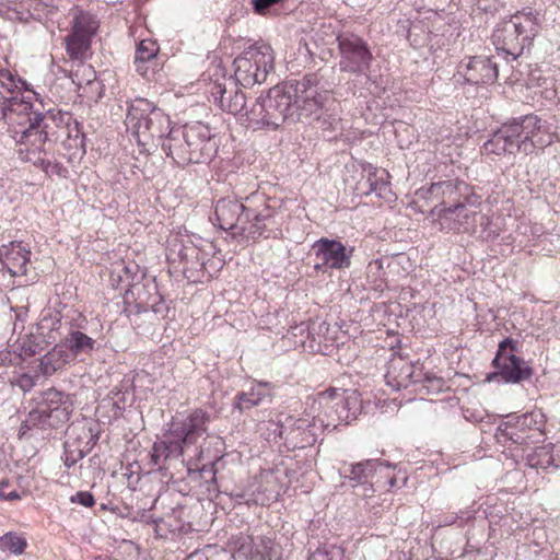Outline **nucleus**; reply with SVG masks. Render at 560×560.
Masks as SVG:
<instances>
[{
    "instance_id": "f257e3e1",
    "label": "nucleus",
    "mask_w": 560,
    "mask_h": 560,
    "mask_svg": "<svg viewBox=\"0 0 560 560\" xmlns=\"http://www.w3.org/2000/svg\"><path fill=\"white\" fill-rule=\"evenodd\" d=\"M315 73L306 74L300 81L278 84L266 96H260L246 110L248 124L255 129H277L284 121H296L316 114L329 95L319 90Z\"/></svg>"
},
{
    "instance_id": "f03ea898",
    "label": "nucleus",
    "mask_w": 560,
    "mask_h": 560,
    "mask_svg": "<svg viewBox=\"0 0 560 560\" xmlns=\"http://www.w3.org/2000/svg\"><path fill=\"white\" fill-rule=\"evenodd\" d=\"M214 214L220 229L254 242L260 237L276 236L280 225L278 212L259 192L246 197L245 203L237 199L222 198L215 205Z\"/></svg>"
},
{
    "instance_id": "7ed1b4c3",
    "label": "nucleus",
    "mask_w": 560,
    "mask_h": 560,
    "mask_svg": "<svg viewBox=\"0 0 560 560\" xmlns=\"http://www.w3.org/2000/svg\"><path fill=\"white\" fill-rule=\"evenodd\" d=\"M548 126L534 114L513 118L502 124L482 145L485 154H530L535 149H542L551 143Z\"/></svg>"
},
{
    "instance_id": "20e7f679",
    "label": "nucleus",
    "mask_w": 560,
    "mask_h": 560,
    "mask_svg": "<svg viewBox=\"0 0 560 560\" xmlns=\"http://www.w3.org/2000/svg\"><path fill=\"white\" fill-rule=\"evenodd\" d=\"M162 150L177 165L209 163L218 151V143L210 128L202 122L187 124L170 130Z\"/></svg>"
},
{
    "instance_id": "39448f33",
    "label": "nucleus",
    "mask_w": 560,
    "mask_h": 560,
    "mask_svg": "<svg viewBox=\"0 0 560 560\" xmlns=\"http://www.w3.org/2000/svg\"><path fill=\"white\" fill-rule=\"evenodd\" d=\"M23 138L19 145L30 147V152L45 153L46 145L59 141L62 138L65 126L70 121L71 114L62 110H47L42 113L34 108L31 102V110H27Z\"/></svg>"
},
{
    "instance_id": "423d86ee",
    "label": "nucleus",
    "mask_w": 560,
    "mask_h": 560,
    "mask_svg": "<svg viewBox=\"0 0 560 560\" xmlns=\"http://www.w3.org/2000/svg\"><path fill=\"white\" fill-rule=\"evenodd\" d=\"M312 410H319L317 421L322 427L336 429L349 424L362 410V400L357 390L330 388L312 399Z\"/></svg>"
},
{
    "instance_id": "0eeeda50",
    "label": "nucleus",
    "mask_w": 560,
    "mask_h": 560,
    "mask_svg": "<svg viewBox=\"0 0 560 560\" xmlns=\"http://www.w3.org/2000/svg\"><path fill=\"white\" fill-rule=\"evenodd\" d=\"M126 126L143 145L155 141H161L162 144L172 129L170 117L152 102L140 97L131 102L126 116Z\"/></svg>"
},
{
    "instance_id": "6e6552de",
    "label": "nucleus",
    "mask_w": 560,
    "mask_h": 560,
    "mask_svg": "<svg viewBox=\"0 0 560 560\" xmlns=\"http://www.w3.org/2000/svg\"><path fill=\"white\" fill-rule=\"evenodd\" d=\"M273 62L270 46H252L234 59V79L244 88L261 84L273 70Z\"/></svg>"
},
{
    "instance_id": "1a4fd4ad",
    "label": "nucleus",
    "mask_w": 560,
    "mask_h": 560,
    "mask_svg": "<svg viewBox=\"0 0 560 560\" xmlns=\"http://www.w3.org/2000/svg\"><path fill=\"white\" fill-rule=\"evenodd\" d=\"M544 424V415L540 412L510 415L499 424L495 436L499 442L510 441L516 445L527 446L539 441Z\"/></svg>"
},
{
    "instance_id": "9d476101",
    "label": "nucleus",
    "mask_w": 560,
    "mask_h": 560,
    "mask_svg": "<svg viewBox=\"0 0 560 560\" xmlns=\"http://www.w3.org/2000/svg\"><path fill=\"white\" fill-rule=\"evenodd\" d=\"M516 342L511 338L503 339L492 361L495 371L488 376L489 381L500 377L504 383L518 384L529 380L533 369L516 355Z\"/></svg>"
},
{
    "instance_id": "9b49d317",
    "label": "nucleus",
    "mask_w": 560,
    "mask_h": 560,
    "mask_svg": "<svg viewBox=\"0 0 560 560\" xmlns=\"http://www.w3.org/2000/svg\"><path fill=\"white\" fill-rule=\"evenodd\" d=\"M337 42L340 52V70L355 75H368L373 55L366 42L351 33L338 35Z\"/></svg>"
},
{
    "instance_id": "f8f14e48",
    "label": "nucleus",
    "mask_w": 560,
    "mask_h": 560,
    "mask_svg": "<svg viewBox=\"0 0 560 560\" xmlns=\"http://www.w3.org/2000/svg\"><path fill=\"white\" fill-rule=\"evenodd\" d=\"M317 415L302 418L285 416L276 423L278 435L289 450L305 448L313 445L317 439Z\"/></svg>"
},
{
    "instance_id": "ddd939ff",
    "label": "nucleus",
    "mask_w": 560,
    "mask_h": 560,
    "mask_svg": "<svg viewBox=\"0 0 560 560\" xmlns=\"http://www.w3.org/2000/svg\"><path fill=\"white\" fill-rule=\"evenodd\" d=\"M31 110V101L18 95L5 97L0 92V133L7 135L16 145L23 138V127Z\"/></svg>"
},
{
    "instance_id": "4468645a",
    "label": "nucleus",
    "mask_w": 560,
    "mask_h": 560,
    "mask_svg": "<svg viewBox=\"0 0 560 560\" xmlns=\"http://www.w3.org/2000/svg\"><path fill=\"white\" fill-rule=\"evenodd\" d=\"M210 415L195 409L187 415H178L168 423L167 431L186 448L195 445L208 431Z\"/></svg>"
},
{
    "instance_id": "2eb2a0df",
    "label": "nucleus",
    "mask_w": 560,
    "mask_h": 560,
    "mask_svg": "<svg viewBox=\"0 0 560 560\" xmlns=\"http://www.w3.org/2000/svg\"><path fill=\"white\" fill-rule=\"evenodd\" d=\"M97 427L95 423H81L70 428L69 439L63 445V463L67 467L74 466L93 450L100 439Z\"/></svg>"
},
{
    "instance_id": "dca6fc26",
    "label": "nucleus",
    "mask_w": 560,
    "mask_h": 560,
    "mask_svg": "<svg viewBox=\"0 0 560 560\" xmlns=\"http://www.w3.org/2000/svg\"><path fill=\"white\" fill-rule=\"evenodd\" d=\"M312 248L317 259L315 264L316 270H342L351 266L354 247L346 246L338 240L322 237L313 244Z\"/></svg>"
},
{
    "instance_id": "f3484780",
    "label": "nucleus",
    "mask_w": 560,
    "mask_h": 560,
    "mask_svg": "<svg viewBox=\"0 0 560 560\" xmlns=\"http://www.w3.org/2000/svg\"><path fill=\"white\" fill-rule=\"evenodd\" d=\"M125 302L133 303L138 312L153 311L158 313L161 296L158 293L156 283L143 275L142 279L136 280L130 288L126 289Z\"/></svg>"
},
{
    "instance_id": "a211bd4d",
    "label": "nucleus",
    "mask_w": 560,
    "mask_h": 560,
    "mask_svg": "<svg viewBox=\"0 0 560 560\" xmlns=\"http://www.w3.org/2000/svg\"><path fill=\"white\" fill-rule=\"evenodd\" d=\"M31 261V249L22 242H10L0 246L1 270L12 277H21L27 273V266Z\"/></svg>"
},
{
    "instance_id": "6ab92c4d",
    "label": "nucleus",
    "mask_w": 560,
    "mask_h": 560,
    "mask_svg": "<svg viewBox=\"0 0 560 560\" xmlns=\"http://www.w3.org/2000/svg\"><path fill=\"white\" fill-rule=\"evenodd\" d=\"M422 376L421 366L413 364L400 357L393 358L388 362L386 372L387 384L396 390L400 388H407L411 384H418Z\"/></svg>"
},
{
    "instance_id": "aec40b11",
    "label": "nucleus",
    "mask_w": 560,
    "mask_h": 560,
    "mask_svg": "<svg viewBox=\"0 0 560 560\" xmlns=\"http://www.w3.org/2000/svg\"><path fill=\"white\" fill-rule=\"evenodd\" d=\"M364 182H359L357 190L362 195L375 194L378 198L389 200L392 197V187L388 180L389 174L372 164L362 166Z\"/></svg>"
},
{
    "instance_id": "412c9836",
    "label": "nucleus",
    "mask_w": 560,
    "mask_h": 560,
    "mask_svg": "<svg viewBox=\"0 0 560 560\" xmlns=\"http://www.w3.org/2000/svg\"><path fill=\"white\" fill-rule=\"evenodd\" d=\"M36 402L42 406L48 418L58 427L69 421L72 411L71 404L61 392L49 388L40 394Z\"/></svg>"
},
{
    "instance_id": "4be33fe9",
    "label": "nucleus",
    "mask_w": 560,
    "mask_h": 560,
    "mask_svg": "<svg viewBox=\"0 0 560 560\" xmlns=\"http://www.w3.org/2000/svg\"><path fill=\"white\" fill-rule=\"evenodd\" d=\"M185 450L186 447L166 431L152 446L151 463L159 470L166 469L184 454Z\"/></svg>"
},
{
    "instance_id": "5701e85b",
    "label": "nucleus",
    "mask_w": 560,
    "mask_h": 560,
    "mask_svg": "<svg viewBox=\"0 0 560 560\" xmlns=\"http://www.w3.org/2000/svg\"><path fill=\"white\" fill-rule=\"evenodd\" d=\"M435 210L444 220L453 221V225L450 228L462 232L475 231L478 218L482 215L471 207H467L464 203H456L453 207L440 208L436 206Z\"/></svg>"
},
{
    "instance_id": "b1692460",
    "label": "nucleus",
    "mask_w": 560,
    "mask_h": 560,
    "mask_svg": "<svg viewBox=\"0 0 560 560\" xmlns=\"http://www.w3.org/2000/svg\"><path fill=\"white\" fill-rule=\"evenodd\" d=\"M464 78L470 84H491L498 79V65L490 57L475 56L466 65Z\"/></svg>"
},
{
    "instance_id": "393cba45",
    "label": "nucleus",
    "mask_w": 560,
    "mask_h": 560,
    "mask_svg": "<svg viewBox=\"0 0 560 560\" xmlns=\"http://www.w3.org/2000/svg\"><path fill=\"white\" fill-rule=\"evenodd\" d=\"M159 46L152 39H142L136 49L133 65L136 71L143 78L152 80L156 72V56Z\"/></svg>"
},
{
    "instance_id": "a878e982",
    "label": "nucleus",
    "mask_w": 560,
    "mask_h": 560,
    "mask_svg": "<svg viewBox=\"0 0 560 560\" xmlns=\"http://www.w3.org/2000/svg\"><path fill=\"white\" fill-rule=\"evenodd\" d=\"M509 22L512 24L516 33L523 38L528 47L532 46L534 38L540 30V14L532 9H524L514 13Z\"/></svg>"
},
{
    "instance_id": "bb28decb",
    "label": "nucleus",
    "mask_w": 560,
    "mask_h": 560,
    "mask_svg": "<svg viewBox=\"0 0 560 560\" xmlns=\"http://www.w3.org/2000/svg\"><path fill=\"white\" fill-rule=\"evenodd\" d=\"M143 273L140 267L133 261L119 259L114 261L109 268V283L114 289L132 285L136 280L142 279Z\"/></svg>"
},
{
    "instance_id": "cd10ccee",
    "label": "nucleus",
    "mask_w": 560,
    "mask_h": 560,
    "mask_svg": "<svg viewBox=\"0 0 560 560\" xmlns=\"http://www.w3.org/2000/svg\"><path fill=\"white\" fill-rule=\"evenodd\" d=\"M493 38L502 44L501 50L511 55L513 60L520 57L525 48H529L509 21L494 31Z\"/></svg>"
},
{
    "instance_id": "c85d7f7f",
    "label": "nucleus",
    "mask_w": 560,
    "mask_h": 560,
    "mask_svg": "<svg viewBox=\"0 0 560 560\" xmlns=\"http://www.w3.org/2000/svg\"><path fill=\"white\" fill-rule=\"evenodd\" d=\"M272 386L267 382L254 384L248 392L238 393L235 397L234 407L243 411L260 405L271 398Z\"/></svg>"
},
{
    "instance_id": "c756f323",
    "label": "nucleus",
    "mask_w": 560,
    "mask_h": 560,
    "mask_svg": "<svg viewBox=\"0 0 560 560\" xmlns=\"http://www.w3.org/2000/svg\"><path fill=\"white\" fill-rule=\"evenodd\" d=\"M392 465L380 459H366L351 465L348 478L354 481L353 487L364 486L377 471L389 470Z\"/></svg>"
},
{
    "instance_id": "7c9ffc66",
    "label": "nucleus",
    "mask_w": 560,
    "mask_h": 560,
    "mask_svg": "<svg viewBox=\"0 0 560 560\" xmlns=\"http://www.w3.org/2000/svg\"><path fill=\"white\" fill-rule=\"evenodd\" d=\"M96 341L78 329H70L62 340L63 348L73 358L90 355L95 349Z\"/></svg>"
},
{
    "instance_id": "2f4dec72",
    "label": "nucleus",
    "mask_w": 560,
    "mask_h": 560,
    "mask_svg": "<svg viewBox=\"0 0 560 560\" xmlns=\"http://www.w3.org/2000/svg\"><path fill=\"white\" fill-rule=\"evenodd\" d=\"M16 351H1L0 361L1 364L16 365L24 361L26 358L33 357L40 350L39 343L36 341V337L32 334L25 335L19 343Z\"/></svg>"
},
{
    "instance_id": "473e14b6",
    "label": "nucleus",
    "mask_w": 560,
    "mask_h": 560,
    "mask_svg": "<svg viewBox=\"0 0 560 560\" xmlns=\"http://www.w3.org/2000/svg\"><path fill=\"white\" fill-rule=\"evenodd\" d=\"M69 352L62 345H56L50 351L39 359V372L48 377L63 369L69 362Z\"/></svg>"
},
{
    "instance_id": "72a5a7b5",
    "label": "nucleus",
    "mask_w": 560,
    "mask_h": 560,
    "mask_svg": "<svg viewBox=\"0 0 560 560\" xmlns=\"http://www.w3.org/2000/svg\"><path fill=\"white\" fill-rule=\"evenodd\" d=\"M48 428H58V425L52 423L51 419L48 418V415L42 406L35 401V406L30 409L26 418L22 422L20 432L25 434L27 431L33 429L45 430Z\"/></svg>"
},
{
    "instance_id": "f704fd0d",
    "label": "nucleus",
    "mask_w": 560,
    "mask_h": 560,
    "mask_svg": "<svg viewBox=\"0 0 560 560\" xmlns=\"http://www.w3.org/2000/svg\"><path fill=\"white\" fill-rule=\"evenodd\" d=\"M238 82H236L233 78L223 77L221 80H217L211 84L209 89V94L212 101L220 106L223 110V104L229 98H233L234 92L237 91Z\"/></svg>"
},
{
    "instance_id": "c9c22d12",
    "label": "nucleus",
    "mask_w": 560,
    "mask_h": 560,
    "mask_svg": "<svg viewBox=\"0 0 560 560\" xmlns=\"http://www.w3.org/2000/svg\"><path fill=\"white\" fill-rule=\"evenodd\" d=\"M43 153L30 152V147H25V156L23 159L25 161L32 162L35 166L40 167L46 175L48 176H57L60 178H66L68 176V170L59 162H51L42 156Z\"/></svg>"
},
{
    "instance_id": "e433bc0d",
    "label": "nucleus",
    "mask_w": 560,
    "mask_h": 560,
    "mask_svg": "<svg viewBox=\"0 0 560 560\" xmlns=\"http://www.w3.org/2000/svg\"><path fill=\"white\" fill-rule=\"evenodd\" d=\"M66 50L70 59L83 60L91 46V39L85 35L69 33L65 37Z\"/></svg>"
},
{
    "instance_id": "4c0bfd02",
    "label": "nucleus",
    "mask_w": 560,
    "mask_h": 560,
    "mask_svg": "<svg viewBox=\"0 0 560 560\" xmlns=\"http://www.w3.org/2000/svg\"><path fill=\"white\" fill-rule=\"evenodd\" d=\"M98 28V22L94 15L80 11L73 16L71 33L77 35H85L92 39Z\"/></svg>"
},
{
    "instance_id": "58836bf2",
    "label": "nucleus",
    "mask_w": 560,
    "mask_h": 560,
    "mask_svg": "<svg viewBox=\"0 0 560 560\" xmlns=\"http://www.w3.org/2000/svg\"><path fill=\"white\" fill-rule=\"evenodd\" d=\"M62 138L59 139L69 149L84 148V133L81 124L71 115L70 121L65 126Z\"/></svg>"
},
{
    "instance_id": "ea45409f",
    "label": "nucleus",
    "mask_w": 560,
    "mask_h": 560,
    "mask_svg": "<svg viewBox=\"0 0 560 560\" xmlns=\"http://www.w3.org/2000/svg\"><path fill=\"white\" fill-rule=\"evenodd\" d=\"M27 547L26 537L23 534L9 532L0 536V551L15 556L22 555Z\"/></svg>"
},
{
    "instance_id": "a19ab883",
    "label": "nucleus",
    "mask_w": 560,
    "mask_h": 560,
    "mask_svg": "<svg viewBox=\"0 0 560 560\" xmlns=\"http://www.w3.org/2000/svg\"><path fill=\"white\" fill-rule=\"evenodd\" d=\"M320 91H324V89L319 88ZM325 92L328 93L329 98L325 102V104L322 106V108L316 113L312 114L308 118L314 116V119L320 125V127L324 130H337L340 128V118L332 114H327L328 105H335V100L331 98L330 93L325 90Z\"/></svg>"
},
{
    "instance_id": "79ce46f5",
    "label": "nucleus",
    "mask_w": 560,
    "mask_h": 560,
    "mask_svg": "<svg viewBox=\"0 0 560 560\" xmlns=\"http://www.w3.org/2000/svg\"><path fill=\"white\" fill-rule=\"evenodd\" d=\"M420 382L418 384L421 385L422 389H425L428 394H439L442 392L445 383L442 377H439L436 375L430 374V373H423L420 377Z\"/></svg>"
},
{
    "instance_id": "37998d69",
    "label": "nucleus",
    "mask_w": 560,
    "mask_h": 560,
    "mask_svg": "<svg viewBox=\"0 0 560 560\" xmlns=\"http://www.w3.org/2000/svg\"><path fill=\"white\" fill-rule=\"evenodd\" d=\"M457 191V184L453 180L433 183L429 188V194L433 197L451 198Z\"/></svg>"
},
{
    "instance_id": "c03bdc74",
    "label": "nucleus",
    "mask_w": 560,
    "mask_h": 560,
    "mask_svg": "<svg viewBox=\"0 0 560 560\" xmlns=\"http://www.w3.org/2000/svg\"><path fill=\"white\" fill-rule=\"evenodd\" d=\"M245 105L246 96L240 89H237V91L233 94V98H229L226 102H224L223 110L233 115H237L245 109Z\"/></svg>"
},
{
    "instance_id": "a18cd8bd",
    "label": "nucleus",
    "mask_w": 560,
    "mask_h": 560,
    "mask_svg": "<svg viewBox=\"0 0 560 560\" xmlns=\"http://www.w3.org/2000/svg\"><path fill=\"white\" fill-rule=\"evenodd\" d=\"M25 491H19L9 480L3 479L0 481V500L3 501H18L25 495Z\"/></svg>"
},
{
    "instance_id": "49530a36",
    "label": "nucleus",
    "mask_w": 560,
    "mask_h": 560,
    "mask_svg": "<svg viewBox=\"0 0 560 560\" xmlns=\"http://www.w3.org/2000/svg\"><path fill=\"white\" fill-rule=\"evenodd\" d=\"M283 0H250L253 5V10L256 14L265 15L267 14L275 5L281 3Z\"/></svg>"
},
{
    "instance_id": "de8ad7c7",
    "label": "nucleus",
    "mask_w": 560,
    "mask_h": 560,
    "mask_svg": "<svg viewBox=\"0 0 560 560\" xmlns=\"http://www.w3.org/2000/svg\"><path fill=\"white\" fill-rule=\"evenodd\" d=\"M35 376L24 373L19 375L11 384L19 386L23 392H28L35 386Z\"/></svg>"
},
{
    "instance_id": "09e8293b",
    "label": "nucleus",
    "mask_w": 560,
    "mask_h": 560,
    "mask_svg": "<svg viewBox=\"0 0 560 560\" xmlns=\"http://www.w3.org/2000/svg\"><path fill=\"white\" fill-rule=\"evenodd\" d=\"M70 501L72 503L81 504L85 508H92L95 504L94 497L89 491H79L74 495L71 497Z\"/></svg>"
},
{
    "instance_id": "8fccbe9b",
    "label": "nucleus",
    "mask_w": 560,
    "mask_h": 560,
    "mask_svg": "<svg viewBox=\"0 0 560 560\" xmlns=\"http://www.w3.org/2000/svg\"><path fill=\"white\" fill-rule=\"evenodd\" d=\"M368 273L371 275H375L377 277H381L382 273H383V262L381 259H375L373 261H371L368 266Z\"/></svg>"
},
{
    "instance_id": "3c124183",
    "label": "nucleus",
    "mask_w": 560,
    "mask_h": 560,
    "mask_svg": "<svg viewBox=\"0 0 560 560\" xmlns=\"http://www.w3.org/2000/svg\"><path fill=\"white\" fill-rule=\"evenodd\" d=\"M457 520H458V515L455 513L445 514L439 518L438 526L439 527L450 526V525L455 524Z\"/></svg>"
},
{
    "instance_id": "603ef678",
    "label": "nucleus",
    "mask_w": 560,
    "mask_h": 560,
    "mask_svg": "<svg viewBox=\"0 0 560 560\" xmlns=\"http://www.w3.org/2000/svg\"><path fill=\"white\" fill-rule=\"evenodd\" d=\"M195 254L196 258L198 257V250L195 247H184V250H180L179 255L183 259L188 258V256H192Z\"/></svg>"
},
{
    "instance_id": "864d4df0",
    "label": "nucleus",
    "mask_w": 560,
    "mask_h": 560,
    "mask_svg": "<svg viewBox=\"0 0 560 560\" xmlns=\"http://www.w3.org/2000/svg\"><path fill=\"white\" fill-rule=\"evenodd\" d=\"M361 487H362L361 495H363V497H370L375 491L373 483H371L370 481H368V483H365L364 486H361Z\"/></svg>"
},
{
    "instance_id": "5fc2aeb1",
    "label": "nucleus",
    "mask_w": 560,
    "mask_h": 560,
    "mask_svg": "<svg viewBox=\"0 0 560 560\" xmlns=\"http://www.w3.org/2000/svg\"><path fill=\"white\" fill-rule=\"evenodd\" d=\"M185 560H209L207 556L201 552L190 553Z\"/></svg>"
},
{
    "instance_id": "6e6d98bb",
    "label": "nucleus",
    "mask_w": 560,
    "mask_h": 560,
    "mask_svg": "<svg viewBox=\"0 0 560 560\" xmlns=\"http://www.w3.org/2000/svg\"><path fill=\"white\" fill-rule=\"evenodd\" d=\"M304 331H307V334H310L308 327L305 326L304 324H301V325H299V326L293 328V335L294 336H298L299 334L302 335Z\"/></svg>"
},
{
    "instance_id": "4d7b16f0",
    "label": "nucleus",
    "mask_w": 560,
    "mask_h": 560,
    "mask_svg": "<svg viewBox=\"0 0 560 560\" xmlns=\"http://www.w3.org/2000/svg\"><path fill=\"white\" fill-rule=\"evenodd\" d=\"M232 495L236 500H245L246 502H249V499L246 498V494L244 492H236V493H233Z\"/></svg>"
},
{
    "instance_id": "13d9d810",
    "label": "nucleus",
    "mask_w": 560,
    "mask_h": 560,
    "mask_svg": "<svg viewBox=\"0 0 560 560\" xmlns=\"http://www.w3.org/2000/svg\"><path fill=\"white\" fill-rule=\"evenodd\" d=\"M61 326V320L60 319H56V320H52L51 322V329L55 330V329H59Z\"/></svg>"
},
{
    "instance_id": "bf43d9fd",
    "label": "nucleus",
    "mask_w": 560,
    "mask_h": 560,
    "mask_svg": "<svg viewBox=\"0 0 560 560\" xmlns=\"http://www.w3.org/2000/svg\"><path fill=\"white\" fill-rule=\"evenodd\" d=\"M387 477H388V485H389V488L395 487V485H396V478H395L394 476H389V475H387Z\"/></svg>"
},
{
    "instance_id": "052dcab7",
    "label": "nucleus",
    "mask_w": 560,
    "mask_h": 560,
    "mask_svg": "<svg viewBox=\"0 0 560 560\" xmlns=\"http://www.w3.org/2000/svg\"><path fill=\"white\" fill-rule=\"evenodd\" d=\"M308 560H329L326 556L320 555L319 557H311Z\"/></svg>"
},
{
    "instance_id": "680f3d73",
    "label": "nucleus",
    "mask_w": 560,
    "mask_h": 560,
    "mask_svg": "<svg viewBox=\"0 0 560 560\" xmlns=\"http://www.w3.org/2000/svg\"><path fill=\"white\" fill-rule=\"evenodd\" d=\"M45 323H47V319L45 318L42 323V327L40 328H45Z\"/></svg>"
},
{
    "instance_id": "e2e57ef3",
    "label": "nucleus",
    "mask_w": 560,
    "mask_h": 560,
    "mask_svg": "<svg viewBox=\"0 0 560 560\" xmlns=\"http://www.w3.org/2000/svg\"><path fill=\"white\" fill-rule=\"evenodd\" d=\"M212 481H213V482L215 481V472H213Z\"/></svg>"
},
{
    "instance_id": "0e129e2a",
    "label": "nucleus",
    "mask_w": 560,
    "mask_h": 560,
    "mask_svg": "<svg viewBox=\"0 0 560 560\" xmlns=\"http://www.w3.org/2000/svg\"><path fill=\"white\" fill-rule=\"evenodd\" d=\"M266 557H268V560H272L270 553H267Z\"/></svg>"
},
{
    "instance_id": "69168bd1",
    "label": "nucleus",
    "mask_w": 560,
    "mask_h": 560,
    "mask_svg": "<svg viewBox=\"0 0 560 560\" xmlns=\"http://www.w3.org/2000/svg\"><path fill=\"white\" fill-rule=\"evenodd\" d=\"M19 152H20V154H23L24 150L21 148V149L19 150Z\"/></svg>"
},
{
    "instance_id": "338daca9",
    "label": "nucleus",
    "mask_w": 560,
    "mask_h": 560,
    "mask_svg": "<svg viewBox=\"0 0 560 560\" xmlns=\"http://www.w3.org/2000/svg\"><path fill=\"white\" fill-rule=\"evenodd\" d=\"M3 400V397H0V402Z\"/></svg>"
},
{
    "instance_id": "774afa93",
    "label": "nucleus",
    "mask_w": 560,
    "mask_h": 560,
    "mask_svg": "<svg viewBox=\"0 0 560 560\" xmlns=\"http://www.w3.org/2000/svg\"><path fill=\"white\" fill-rule=\"evenodd\" d=\"M558 453H560V446L558 447Z\"/></svg>"
}]
</instances>
